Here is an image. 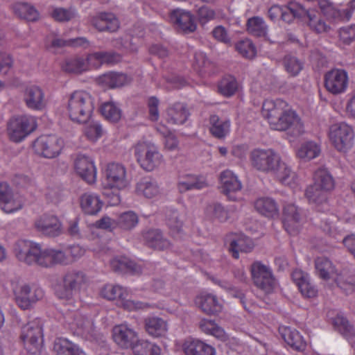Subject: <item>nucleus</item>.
I'll use <instances>...</instances> for the list:
<instances>
[{
  "label": "nucleus",
  "mask_w": 355,
  "mask_h": 355,
  "mask_svg": "<svg viewBox=\"0 0 355 355\" xmlns=\"http://www.w3.org/2000/svg\"><path fill=\"white\" fill-rule=\"evenodd\" d=\"M254 284L266 293H271L277 287V282L271 269L260 261H254L250 266Z\"/></svg>",
  "instance_id": "obj_9"
},
{
  "label": "nucleus",
  "mask_w": 355,
  "mask_h": 355,
  "mask_svg": "<svg viewBox=\"0 0 355 355\" xmlns=\"http://www.w3.org/2000/svg\"><path fill=\"white\" fill-rule=\"evenodd\" d=\"M77 334L85 339H90L94 335V326L93 322L84 317H80L76 320Z\"/></svg>",
  "instance_id": "obj_57"
},
{
  "label": "nucleus",
  "mask_w": 355,
  "mask_h": 355,
  "mask_svg": "<svg viewBox=\"0 0 355 355\" xmlns=\"http://www.w3.org/2000/svg\"><path fill=\"white\" fill-rule=\"evenodd\" d=\"M209 130L213 137L223 139L230 132V121L221 119L216 114H212L209 116Z\"/></svg>",
  "instance_id": "obj_30"
},
{
  "label": "nucleus",
  "mask_w": 355,
  "mask_h": 355,
  "mask_svg": "<svg viewBox=\"0 0 355 355\" xmlns=\"http://www.w3.org/2000/svg\"><path fill=\"white\" fill-rule=\"evenodd\" d=\"M169 17L175 28L184 33H193L196 29L194 17L189 11L178 8L172 10Z\"/></svg>",
  "instance_id": "obj_19"
},
{
  "label": "nucleus",
  "mask_w": 355,
  "mask_h": 355,
  "mask_svg": "<svg viewBox=\"0 0 355 355\" xmlns=\"http://www.w3.org/2000/svg\"><path fill=\"white\" fill-rule=\"evenodd\" d=\"M101 295L109 300L119 299L122 300V304L124 309L129 311L142 309L146 307V304L134 300H125L128 295L125 288L119 285H106L101 291Z\"/></svg>",
  "instance_id": "obj_13"
},
{
  "label": "nucleus",
  "mask_w": 355,
  "mask_h": 355,
  "mask_svg": "<svg viewBox=\"0 0 355 355\" xmlns=\"http://www.w3.org/2000/svg\"><path fill=\"white\" fill-rule=\"evenodd\" d=\"M329 137L334 146L340 152H346L353 146L354 131L345 123L331 125L329 128Z\"/></svg>",
  "instance_id": "obj_10"
},
{
  "label": "nucleus",
  "mask_w": 355,
  "mask_h": 355,
  "mask_svg": "<svg viewBox=\"0 0 355 355\" xmlns=\"http://www.w3.org/2000/svg\"><path fill=\"white\" fill-rule=\"evenodd\" d=\"M128 82L129 80L126 75L115 72L105 73L97 78L98 85L111 89L123 87Z\"/></svg>",
  "instance_id": "obj_35"
},
{
  "label": "nucleus",
  "mask_w": 355,
  "mask_h": 355,
  "mask_svg": "<svg viewBox=\"0 0 355 355\" xmlns=\"http://www.w3.org/2000/svg\"><path fill=\"white\" fill-rule=\"evenodd\" d=\"M262 114L273 130L287 131L293 137H300L304 132L300 117L282 99L266 100L262 105Z\"/></svg>",
  "instance_id": "obj_1"
},
{
  "label": "nucleus",
  "mask_w": 355,
  "mask_h": 355,
  "mask_svg": "<svg viewBox=\"0 0 355 355\" xmlns=\"http://www.w3.org/2000/svg\"><path fill=\"white\" fill-rule=\"evenodd\" d=\"M130 349L134 355H160L161 353L158 345L146 339H139V336Z\"/></svg>",
  "instance_id": "obj_38"
},
{
  "label": "nucleus",
  "mask_w": 355,
  "mask_h": 355,
  "mask_svg": "<svg viewBox=\"0 0 355 355\" xmlns=\"http://www.w3.org/2000/svg\"><path fill=\"white\" fill-rule=\"evenodd\" d=\"M291 276L303 296L311 298L317 295L318 289L311 283L307 273L300 270H295L292 272Z\"/></svg>",
  "instance_id": "obj_26"
},
{
  "label": "nucleus",
  "mask_w": 355,
  "mask_h": 355,
  "mask_svg": "<svg viewBox=\"0 0 355 355\" xmlns=\"http://www.w3.org/2000/svg\"><path fill=\"white\" fill-rule=\"evenodd\" d=\"M42 327L41 321L35 319L25 324L21 329V338L27 351L39 354L42 347Z\"/></svg>",
  "instance_id": "obj_7"
},
{
  "label": "nucleus",
  "mask_w": 355,
  "mask_h": 355,
  "mask_svg": "<svg viewBox=\"0 0 355 355\" xmlns=\"http://www.w3.org/2000/svg\"><path fill=\"white\" fill-rule=\"evenodd\" d=\"M101 112L107 120L113 123L119 121L122 115L120 107L112 101L104 103L101 105Z\"/></svg>",
  "instance_id": "obj_54"
},
{
  "label": "nucleus",
  "mask_w": 355,
  "mask_h": 355,
  "mask_svg": "<svg viewBox=\"0 0 355 355\" xmlns=\"http://www.w3.org/2000/svg\"><path fill=\"white\" fill-rule=\"evenodd\" d=\"M208 186L206 179L202 176L187 175L178 182V189L180 193L192 189H202Z\"/></svg>",
  "instance_id": "obj_40"
},
{
  "label": "nucleus",
  "mask_w": 355,
  "mask_h": 355,
  "mask_svg": "<svg viewBox=\"0 0 355 355\" xmlns=\"http://www.w3.org/2000/svg\"><path fill=\"white\" fill-rule=\"evenodd\" d=\"M312 185L330 192L334 189L335 183L333 177L327 169L319 168L314 173Z\"/></svg>",
  "instance_id": "obj_42"
},
{
  "label": "nucleus",
  "mask_w": 355,
  "mask_h": 355,
  "mask_svg": "<svg viewBox=\"0 0 355 355\" xmlns=\"http://www.w3.org/2000/svg\"><path fill=\"white\" fill-rule=\"evenodd\" d=\"M146 331L151 336H164L167 332L168 327L165 320L158 317H149L144 320Z\"/></svg>",
  "instance_id": "obj_36"
},
{
  "label": "nucleus",
  "mask_w": 355,
  "mask_h": 355,
  "mask_svg": "<svg viewBox=\"0 0 355 355\" xmlns=\"http://www.w3.org/2000/svg\"><path fill=\"white\" fill-rule=\"evenodd\" d=\"M103 202L97 195L85 193L80 198V206L83 211L88 215H96L102 208Z\"/></svg>",
  "instance_id": "obj_39"
},
{
  "label": "nucleus",
  "mask_w": 355,
  "mask_h": 355,
  "mask_svg": "<svg viewBox=\"0 0 355 355\" xmlns=\"http://www.w3.org/2000/svg\"><path fill=\"white\" fill-rule=\"evenodd\" d=\"M137 215L132 211L122 213L115 222L120 228L125 230H130L138 223Z\"/></svg>",
  "instance_id": "obj_55"
},
{
  "label": "nucleus",
  "mask_w": 355,
  "mask_h": 355,
  "mask_svg": "<svg viewBox=\"0 0 355 355\" xmlns=\"http://www.w3.org/2000/svg\"><path fill=\"white\" fill-rule=\"evenodd\" d=\"M279 331L284 341L291 347L297 351L305 349L306 342L297 330L288 327H280Z\"/></svg>",
  "instance_id": "obj_32"
},
{
  "label": "nucleus",
  "mask_w": 355,
  "mask_h": 355,
  "mask_svg": "<svg viewBox=\"0 0 355 355\" xmlns=\"http://www.w3.org/2000/svg\"><path fill=\"white\" fill-rule=\"evenodd\" d=\"M183 351L187 355H214V348L198 339H189L183 344Z\"/></svg>",
  "instance_id": "obj_28"
},
{
  "label": "nucleus",
  "mask_w": 355,
  "mask_h": 355,
  "mask_svg": "<svg viewBox=\"0 0 355 355\" xmlns=\"http://www.w3.org/2000/svg\"><path fill=\"white\" fill-rule=\"evenodd\" d=\"M320 147L313 141L302 144L297 151V156L304 161H309L318 157L320 153Z\"/></svg>",
  "instance_id": "obj_50"
},
{
  "label": "nucleus",
  "mask_w": 355,
  "mask_h": 355,
  "mask_svg": "<svg viewBox=\"0 0 355 355\" xmlns=\"http://www.w3.org/2000/svg\"><path fill=\"white\" fill-rule=\"evenodd\" d=\"M76 173L89 184L95 182L96 171L93 160L84 154H78L73 162Z\"/></svg>",
  "instance_id": "obj_17"
},
{
  "label": "nucleus",
  "mask_w": 355,
  "mask_h": 355,
  "mask_svg": "<svg viewBox=\"0 0 355 355\" xmlns=\"http://www.w3.org/2000/svg\"><path fill=\"white\" fill-rule=\"evenodd\" d=\"M305 13L306 9L301 4L291 1L283 7L280 18L287 23H291L295 17L304 18Z\"/></svg>",
  "instance_id": "obj_44"
},
{
  "label": "nucleus",
  "mask_w": 355,
  "mask_h": 355,
  "mask_svg": "<svg viewBox=\"0 0 355 355\" xmlns=\"http://www.w3.org/2000/svg\"><path fill=\"white\" fill-rule=\"evenodd\" d=\"M88 44V41L85 37H78L76 39H71L69 40H64L60 38H55L51 42V46L53 47H63L65 46H83Z\"/></svg>",
  "instance_id": "obj_63"
},
{
  "label": "nucleus",
  "mask_w": 355,
  "mask_h": 355,
  "mask_svg": "<svg viewBox=\"0 0 355 355\" xmlns=\"http://www.w3.org/2000/svg\"><path fill=\"white\" fill-rule=\"evenodd\" d=\"M334 327L345 337L355 336V329L349 321L343 315H337L333 320Z\"/></svg>",
  "instance_id": "obj_56"
},
{
  "label": "nucleus",
  "mask_w": 355,
  "mask_h": 355,
  "mask_svg": "<svg viewBox=\"0 0 355 355\" xmlns=\"http://www.w3.org/2000/svg\"><path fill=\"white\" fill-rule=\"evenodd\" d=\"M247 31L257 37H264L267 33V26L261 17H253L247 21Z\"/></svg>",
  "instance_id": "obj_52"
},
{
  "label": "nucleus",
  "mask_w": 355,
  "mask_h": 355,
  "mask_svg": "<svg viewBox=\"0 0 355 355\" xmlns=\"http://www.w3.org/2000/svg\"><path fill=\"white\" fill-rule=\"evenodd\" d=\"M304 19H307L309 26L317 33H326L330 29V26L322 19L320 15L315 10H306Z\"/></svg>",
  "instance_id": "obj_45"
},
{
  "label": "nucleus",
  "mask_w": 355,
  "mask_h": 355,
  "mask_svg": "<svg viewBox=\"0 0 355 355\" xmlns=\"http://www.w3.org/2000/svg\"><path fill=\"white\" fill-rule=\"evenodd\" d=\"M283 63L286 71L292 76H297L303 68L302 62L291 55H286Z\"/></svg>",
  "instance_id": "obj_59"
},
{
  "label": "nucleus",
  "mask_w": 355,
  "mask_h": 355,
  "mask_svg": "<svg viewBox=\"0 0 355 355\" xmlns=\"http://www.w3.org/2000/svg\"><path fill=\"white\" fill-rule=\"evenodd\" d=\"M13 11L19 17L28 21H36L39 18L37 10L33 6L27 3H16L13 6Z\"/></svg>",
  "instance_id": "obj_48"
},
{
  "label": "nucleus",
  "mask_w": 355,
  "mask_h": 355,
  "mask_svg": "<svg viewBox=\"0 0 355 355\" xmlns=\"http://www.w3.org/2000/svg\"><path fill=\"white\" fill-rule=\"evenodd\" d=\"M221 183V192L225 195L229 200L236 201L238 198L236 193L242 188L241 182L238 178L230 170L223 171L220 175Z\"/></svg>",
  "instance_id": "obj_20"
},
{
  "label": "nucleus",
  "mask_w": 355,
  "mask_h": 355,
  "mask_svg": "<svg viewBox=\"0 0 355 355\" xmlns=\"http://www.w3.org/2000/svg\"><path fill=\"white\" fill-rule=\"evenodd\" d=\"M22 207L21 200L14 198L11 193L1 202V208L6 213L10 214L20 209Z\"/></svg>",
  "instance_id": "obj_62"
},
{
  "label": "nucleus",
  "mask_w": 355,
  "mask_h": 355,
  "mask_svg": "<svg viewBox=\"0 0 355 355\" xmlns=\"http://www.w3.org/2000/svg\"><path fill=\"white\" fill-rule=\"evenodd\" d=\"M237 82L234 77H224L218 83V92L225 96H232L237 89Z\"/></svg>",
  "instance_id": "obj_58"
},
{
  "label": "nucleus",
  "mask_w": 355,
  "mask_h": 355,
  "mask_svg": "<svg viewBox=\"0 0 355 355\" xmlns=\"http://www.w3.org/2000/svg\"><path fill=\"white\" fill-rule=\"evenodd\" d=\"M271 173L276 175L279 181L285 185H291L295 178V174L288 165L280 159L279 164Z\"/></svg>",
  "instance_id": "obj_53"
},
{
  "label": "nucleus",
  "mask_w": 355,
  "mask_h": 355,
  "mask_svg": "<svg viewBox=\"0 0 355 355\" xmlns=\"http://www.w3.org/2000/svg\"><path fill=\"white\" fill-rule=\"evenodd\" d=\"M24 101L26 105L33 110H42L46 105V100L43 90L36 85H31L25 89Z\"/></svg>",
  "instance_id": "obj_21"
},
{
  "label": "nucleus",
  "mask_w": 355,
  "mask_h": 355,
  "mask_svg": "<svg viewBox=\"0 0 355 355\" xmlns=\"http://www.w3.org/2000/svg\"><path fill=\"white\" fill-rule=\"evenodd\" d=\"M251 164L256 170L272 173L279 164V155L272 149L255 148L250 152Z\"/></svg>",
  "instance_id": "obj_8"
},
{
  "label": "nucleus",
  "mask_w": 355,
  "mask_h": 355,
  "mask_svg": "<svg viewBox=\"0 0 355 355\" xmlns=\"http://www.w3.org/2000/svg\"><path fill=\"white\" fill-rule=\"evenodd\" d=\"M37 128L33 117L21 116L11 119L8 123V134L11 141L18 143L24 139Z\"/></svg>",
  "instance_id": "obj_11"
},
{
  "label": "nucleus",
  "mask_w": 355,
  "mask_h": 355,
  "mask_svg": "<svg viewBox=\"0 0 355 355\" xmlns=\"http://www.w3.org/2000/svg\"><path fill=\"white\" fill-rule=\"evenodd\" d=\"M138 336V333L126 324L116 325L112 329L114 343L123 349H130Z\"/></svg>",
  "instance_id": "obj_18"
},
{
  "label": "nucleus",
  "mask_w": 355,
  "mask_h": 355,
  "mask_svg": "<svg viewBox=\"0 0 355 355\" xmlns=\"http://www.w3.org/2000/svg\"><path fill=\"white\" fill-rule=\"evenodd\" d=\"M86 282V276L83 272L68 271L55 286V294L60 300H70L80 291Z\"/></svg>",
  "instance_id": "obj_5"
},
{
  "label": "nucleus",
  "mask_w": 355,
  "mask_h": 355,
  "mask_svg": "<svg viewBox=\"0 0 355 355\" xmlns=\"http://www.w3.org/2000/svg\"><path fill=\"white\" fill-rule=\"evenodd\" d=\"M135 154L141 167L148 171H153L162 162V155L151 142H139L135 147Z\"/></svg>",
  "instance_id": "obj_6"
},
{
  "label": "nucleus",
  "mask_w": 355,
  "mask_h": 355,
  "mask_svg": "<svg viewBox=\"0 0 355 355\" xmlns=\"http://www.w3.org/2000/svg\"><path fill=\"white\" fill-rule=\"evenodd\" d=\"M348 85L347 73L343 69H334L324 76V86L333 94L344 92Z\"/></svg>",
  "instance_id": "obj_15"
},
{
  "label": "nucleus",
  "mask_w": 355,
  "mask_h": 355,
  "mask_svg": "<svg viewBox=\"0 0 355 355\" xmlns=\"http://www.w3.org/2000/svg\"><path fill=\"white\" fill-rule=\"evenodd\" d=\"M167 121L172 124H183L188 119L189 112L185 104L175 103L170 106L167 110Z\"/></svg>",
  "instance_id": "obj_33"
},
{
  "label": "nucleus",
  "mask_w": 355,
  "mask_h": 355,
  "mask_svg": "<svg viewBox=\"0 0 355 355\" xmlns=\"http://www.w3.org/2000/svg\"><path fill=\"white\" fill-rule=\"evenodd\" d=\"M236 49L242 56L246 58L252 59L256 55L255 47L250 40L239 42L236 44Z\"/></svg>",
  "instance_id": "obj_60"
},
{
  "label": "nucleus",
  "mask_w": 355,
  "mask_h": 355,
  "mask_svg": "<svg viewBox=\"0 0 355 355\" xmlns=\"http://www.w3.org/2000/svg\"><path fill=\"white\" fill-rule=\"evenodd\" d=\"M35 152L46 158L58 156L63 147V141L55 135H42L33 144Z\"/></svg>",
  "instance_id": "obj_12"
},
{
  "label": "nucleus",
  "mask_w": 355,
  "mask_h": 355,
  "mask_svg": "<svg viewBox=\"0 0 355 355\" xmlns=\"http://www.w3.org/2000/svg\"><path fill=\"white\" fill-rule=\"evenodd\" d=\"M144 243L149 248L162 250L170 246V242L164 238L159 230H148L142 232Z\"/></svg>",
  "instance_id": "obj_29"
},
{
  "label": "nucleus",
  "mask_w": 355,
  "mask_h": 355,
  "mask_svg": "<svg viewBox=\"0 0 355 355\" xmlns=\"http://www.w3.org/2000/svg\"><path fill=\"white\" fill-rule=\"evenodd\" d=\"M301 220L300 210L294 205L289 204L284 208V226L290 234L298 232Z\"/></svg>",
  "instance_id": "obj_25"
},
{
  "label": "nucleus",
  "mask_w": 355,
  "mask_h": 355,
  "mask_svg": "<svg viewBox=\"0 0 355 355\" xmlns=\"http://www.w3.org/2000/svg\"><path fill=\"white\" fill-rule=\"evenodd\" d=\"M314 263L317 275L324 280H329L333 275L337 274L335 266L327 257H317Z\"/></svg>",
  "instance_id": "obj_37"
},
{
  "label": "nucleus",
  "mask_w": 355,
  "mask_h": 355,
  "mask_svg": "<svg viewBox=\"0 0 355 355\" xmlns=\"http://www.w3.org/2000/svg\"><path fill=\"white\" fill-rule=\"evenodd\" d=\"M94 109V98L89 93L79 90L70 94L67 110L68 116L72 121L86 123L90 119Z\"/></svg>",
  "instance_id": "obj_3"
},
{
  "label": "nucleus",
  "mask_w": 355,
  "mask_h": 355,
  "mask_svg": "<svg viewBox=\"0 0 355 355\" xmlns=\"http://www.w3.org/2000/svg\"><path fill=\"white\" fill-rule=\"evenodd\" d=\"M193 65L194 69L200 73H206L208 72V68L211 66V62L207 60L205 53L197 52L194 55Z\"/></svg>",
  "instance_id": "obj_61"
},
{
  "label": "nucleus",
  "mask_w": 355,
  "mask_h": 355,
  "mask_svg": "<svg viewBox=\"0 0 355 355\" xmlns=\"http://www.w3.org/2000/svg\"><path fill=\"white\" fill-rule=\"evenodd\" d=\"M329 193L323 189L318 188L311 184L306 189L305 196L309 203L314 205L318 211L325 212L329 210Z\"/></svg>",
  "instance_id": "obj_23"
},
{
  "label": "nucleus",
  "mask_w": 355,
  "mask_h": 355,
  "mask_svg": "<svg viewBox=\"0 0 355 355\" xmlns=\"http://www.w3.org/2000/svg\"><path fill=\"white\" fill-rule=\"evenodd\" d=\"M136 191L139 195H143L147 198H152L158 195L159 189L155 180L144 178L137 184Z\"/></svg>",
  "instance_id": "obj_46"
},
{
  "label": "nucleus",
  "mask_w": 355,
  "mask_h": 355,
  "mask_svg": "<svg viewBox=\"0 0 355 355\" xmlns=\"http://www.w3.org/2000/svg\"><path fill=\"white\" fill-rule=\"evenodd\" d=\"M196 306L205 314L216 315L222 311V304L218 297L211 293H202L195 300Z\"/></svg>",
  "instance_id": "obj_24"
},
{
  "label": "nucleus",
  "mask_w": 355,
  "mask_h": 355,
  "mask_svg": "<svg viewBox=\"0 0 355 355\" xmlns=\"http://www.w3.org/2000/svg\"><path fill=\"white\" fill-rule=\"evenodd\" d=\"M107 185L110 188L122 189L128 184L125 166L119 163H110L105 169Z\"/></svg>",
  "instance_id": "obj_16"
},
{
  "label": "nucleus",
  "mask_w": 355,
  "mask_h": 355,
  "mask_svg": "<svg viewBox=\"0 0 355 355\" xmlns=\"http://www.w3.org/2000/svg\"><path fill=\"white\" fill-rule=\"evenodd\" d=\"M14 252L17 259L28 265L37 264L50 268L58 264H68V257L60 250L52 248L42 250L40 245L27 240H19L15 244Z\"/></svg>",
  "instance_id": "obj_2"
},
{
  "label": "nucleus",
  "mask_w": 355,
  "mask_h": 355,
  "mask_svg": "<svg viewBox=\"0 0 355 355\" xmlns=\"http://www.w3.org/2000/svg\"><path fill=\"white\" fill-rule=\"evenodd\" d=\"M256 210L267 217H274L278 214V207L274 200L270 198H261L254 203Z\"/></svg>",
  "instance_id": "obj_47"
},
{
  "label": "nucleus",
  "mask_w": 355,
  "mask_h": 355,
  "mask_svg": "<svg viewBox=\"0 0 355 355\" xmlns=\"http://www.w3.org/2000/svg\"><path fill=\"white\" fill-rule=\"evenodd\" d=\"M254 248V243L251 239L243 235L235 236L230 239L229 250L235 259L239 257V252H249Z\"/></svg>",
  "instance_id": "obj_34"
},
{
  "label": "nucleus",
  "mask_w": 355,
  "mask_h": 355,
  "mask_svg": "<svg viewBox=\"0 0 355 355\" xmlns=\"http://www.w3.org/2000/svg\"><path fill=\"white\" fill-rule=\"evenodd\" d=\"M184 216L176 210H170L166 214V224L173 235L183 232Z\"/></svg>",
  "instance_id": "obj_49"
},
{
  "label": "nucleus",
  "mask_w": 355,
  "mask_h": 355,
  "mask_svg": "<svg viewBox=\"0 0 355 355\" xmlns=\"http://www.w3.org/2000/svg\"><path fill=\"white\" fill-rule=\"evenodd\" d=\"M53 351L56 355H87L77 344L64 338H56Z\"/></svg>",
  "instance_id": "obj_27"
},
{
  "label": "nucleus",
  "mask_w": 355,
  "mask_h": 355,
  "mask_svg": "<svg viewBox=\"0 0 355 355\" xmlns=\"http://www.w3.org/2000/svg\"><path fill=\"white\" fill-rule=\"evenodd\" d=\"M13 292L17 304L23 310L30 309L32 304L37 300L31 295V289L28 284H23L16 286Z\"/></svg>",
  "instance_id": "obj_31"
},
{
  "label": "nucleus",
  "mask_w": 355,
  "mask_h": 355,
  "mask_svg": "<svg viewBox=\"0 0 355 355\" xmlns=\"http://www.w3.org/2000/svg\"><path fill=\"white\" fill-rule=\"evenodd\" d=\"M89 21L99 32L114 33L120 27L119 19L111 12H98L89 17Z\"/></svg>",
  "instance_id": "obj_14"
},
{
  "label": "nucleus",
  "mask_w": 355,
  "mask_h": 355,
  "mask_svg": "<svg viewBox=\"0 0 355 355\" xmlns=\"http://www.w3.org/2000/svg\"><path fill=\"white\" fill-rule=\"evenodd\" d=\"M205 214L209 220L214 221L225 222L228 218L227 211L219 202H213L207 205Z\"/></svg>",
  "instance_id": "obj_51"
},
{
  "label": "nucleus",
  "mask_w": 355,
  "mask_h": 355,
  "mask_svg": "<svg viewBox=\"0 0 355 355\" xmlns=\"http://www.w3.org/2000/svg\"><path fill=\"white\" fill-rule=\"evenodd\" d=\"M116 54L98 51L85 57L75 56L65 60L62 64L64 71L79 74L88 69L89 64L98 66L102 63L113 62L116 60Z\"/></svg>",
  "instance_id": "obj_4"
},
{
  "label": "nucleus",
  "mask_w": 355,
  "mask_h": 355,
  "mask_svg": "<svg viewBox=\"0 0 355 355\" xmlns=\"http://www.w3.org/2000/svg\"><path fill=\"white\" fill-rule=\"evenodd\" d=\"M35 227L43 234L51 237L58 236L62 233L61 222L53 215H43L35 222Z\"/></svg>",
  "instance_id": "obj_22"
},
{
  "label": "nucleus",
  "mask_w": 355,
  "mask_h": 355,
  "mask_svg": "<svg viewBox=\"0 0 355 355\" xmlns=\"http://www.w3.org/2000/svg\"><path fill=\"white\" fill-rule=\"evenodd\" d=\"M354 8L355 0H352L348 3L347 8L345 10H338L332 5L323 14L329 19L336 21H347L351 18Z\"/></svg>",
  "instance_id": "obj_43"
},
{
  "label": "nucleus",
  "mask_w": 355,
  "mask_h": 355,
  "mask_svg": "<svg viewBox=\"0 0 355 355\" xmlns=\"http://www.w3.org/2000/svg\"><path fill=\"white\" fill-rule=\"evenodd\" d=\"M110 265L115 272H129L131 274L141 272V267L127 257L114 258L111 261Z\"/></svg>",
  "instance_id": "obj_41"
},
{
  "label": "nucleus",
  "mask_w": 355,
  "mask_h": 355,
  "mask_svg": "<svg viewBox=\"0 0 355 355\" xmlns=\"http://www.w3.org/2000/svg\"><path fill=\"white\" fill-rule=\"evenodd\" d=\"M335 282L340 288L345 291H353L355 285V279L352 277H345L343 272L336 275Z\"/></svg>",
  "instance_id": "obj_64"
}]
</instances>
